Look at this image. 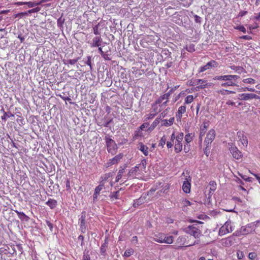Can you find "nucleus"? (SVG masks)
Masks as SVG:
<instances>
[{"label": "nucleus", "instance_id": "obj_40", "mask_svg": "<svg viewBox=\"0 0 260 260\" xmlns=\"http://www.w3.org/2000/svg\"><path fill=\"white\" fill-rule=\"evenodd\" d=\"M134 253V251L132 248H128L125 251L123 256L128 257L133 255Z\"/></svg>", "mask_w": 260, "mask_h": 260}, {"label": "nucleus", "instance_id": "obj_52", "mask_svg": "<svg viewBox=\"0 0 260 260\" xmlns=\"http://www.w3.org/2000/svg\"><path fill=\"white\" fill-rule=\"evenodd\" d=\"M258 25L257 23H255L253 25H249L248 28L250 30L255 29L258 27Z\"/></svg>", "mask_w": 260, "mask_h": 260}, {"label": "nucleus", "instance_id": "obj_34", "mask_svg": "<svg viewBox=\"0 0 260 260\" xmlns=\"http://www.w3.org/2000/svg\"><path fill=\"white\" fill-rule=\"evenodd\" d=\"M210 187V193H213L216 189L217 184L214 181H211L209 182Z\"/></svg>", "mask_w": 260, "mask_h": 260}, {"label": "nucleus", "instance_id": "obj_49", "mask_svg": "<svg viewBox=\"0 0 260 260\" xmlns=\"http://www.w3.org/2000/svg\"><path fill=\"white\" fill-rule=\"evenodd\" d=\"M237 256L239 259H242L244 256L243 252L240 250H238L237 252Z\"/></svg>", "mask_w": 260, "mask_h": 260}, {"label": "nucleus", "instance_id": "obj_5", "mask_svg": "<svg viewBox=\"0 0 260 260\" xmlns=\"http://www.w3.org/2000/svg\"><path fill=\"white\" fill-rule=\"evenodd\" d=\"M184 231L195 238H199L202 234L201 230L196 225L188 226L184 229Z\"/></svg>", "mask_w": 260, "mask_h": 260}, {"label": "nucleus", "instance_id": "obj_10", "mask_svg": "<svg viewBox=\"0 0 260 260\" xmlns=\"http://www.w3.org/2000/svg\"><path fill=\"white\" fill-rule=\"evenodd\" d=\"M218 63L215 60H211L208 62L206 65L201 67L199 70V73L203 72L207 70L211 69V68L217 67Z\"/></svg>", "mask_w": 260, "mask_h": 260}, {"label": "nucleus", "instance_id": "obj_38", "mask_svg": "<svg viewBox=\"0 0 260 260\" xmlns=\"http://www.w3.org/2000/svg\"><path fill=\"white\" fill-rule=\"evenodd\" d=\"M194 99V98L192 95H187L185 99L184 104H189L191 103L193 101Z\"/></svg>", "mask_w": 260, "mask_h": 260}, {"label": "nucleus", "instance_id": "obj_12", "mask_svg": "<svg viewBox=\"0 0 260 260\" xmlns=\"http://www.w3.org/2000/svg\"><path fill=\"white\" fill-rule=\"evenodd\" d=\"M123 157V153H119L112 158L110 159L109 160V161L107 162L108 166L109 167L113 165L117 164L120 161V160Z\"/></svg>", "mask_w": 260, "mask_h": 260}, {"label": "nucleus", "instance_id": "obj_24", "mask_svg": "<svg viewBox=\"0 0 260 260\" xmlns=\"http://www.w3.org/2000/svg\"><path fill=\"white\" fill-rule=\"evenodd\" d=\"M126 168V166L125 165L123 167H120V169L118 171V174L116 177L115 182H118L122 178L123 173L125 172V169Z\"/></svg>", "mask_w": 260, "mask_h": 260}, {"label": "nucleus", "instance_id": "obj_4", "mask_svg": "<svg viewBox=\"0 0 260 260\" xmlns=\"http://www.w3.org/2000/svg\"><path fill=\"white\" fill-rule=\"evenodd\" d=\"M183 138L184 134L182 132L179 133L177 135L176 140L174 142V150L176 153H178L182 150V141Z\"/></svg>", "mask_w": 260, "mask_h": 260}, {"label": "nucleus", "instance_id": "obj_3", "mask_svg": "<svg viewBox=\"0 0 260 260\" xmlns=\"http://www.w3.org/2000/svg\"><path fill=\"white\" fill-rule=\"evenodd\" d=\"M105 140L108 152L112 155L115 154L117 149H118L117 145L115 142L108 135H106L105 136Z\"/></svg>", "mask_w": 260, "mask_h": 260}, {"label": "nucleus", "instance_id": "obj_21", "mask_svg": "<svg viewBox=\"0 0 260 260\" xmlns=\"http://www.w3.org/2000/svg\"><path fill=\"white\" fill-rule=\"evenodd\" d=\"M102 39L101 36H97L92 39V43L91 45L92 47H99L101 46Z\"/></svg>", "mask_w": 260, "mask_h": 260}, {"label": "nucleus", "instance_id": "obj_14", "mask_svg": "<svg viewBox=\"0 0 260 260\" xmlns=\"http://www.w3.org/2000/svg\"><path fill=\"white\" fill-rule=\"evenodd\" d=\"M186 237L184 236H179L176 242V249H181L186 244Z\"/></svg>", "mask_w": 260, "mask_h": 260}, {"label": "nucleus", "instance_id": "obj_53", "mask_svg": "<svg viewBox=\"0 0 260 260\" xmlns=\"http://www.w3.org/2000/svg\"><path fill=\"white\" fill-rule=\"evenodd\" d=\"M66 188L67 190H70L71 189L70 181L69 179H68L66 181Z\"/></svg>", "mask_w": 260, "mask_h": 260}, {"label": "nucleus", "instance_id": "obj_6", "mask_svg": "<svg viewBox=\"0 0 260 260\" xmlns=\"http://www.w3.org/2000/svg\"><path fill=\"white\" fill-rule=\"evenodd\" d=\"M233 231L232 226L231 225V221H227L225 222L219 229V235L220 236L224 235L228 233H231Z\"/></svg>", "mask_w": 260, "mask_h": 260}, {"label": "nucleus", "instance_id": "obj_35", "mask_svg": "<svg viewBox=\"0 0 260 260\" xmlns=\"http://www.w3.org/2000/svg\"><path fill=\"white\" fill-rule=\"evenodd\" d=\"M184 49L186 50L188 52H192L195 51V46L193 44H190L189 45H186L184 47Z\"/></svg>", "mask_w": 260, "mask_h": 260}, {"label": "nucleus", "instance_id": "obj_43", "mask_svg": "<svg viewBox=\"0 0 260 260\" xmlns=\"http://www.w3.org/2000/svg\"><path fill=\"white\" fill-rule=\"evenodd\" d=\"M243 82L246 84H254L255 82V81L254 79L249 78L244 79L243 80Z\"/></svg>", "mask_w": 260, "mask_h": 260}, {"label": "nucleus", "instance_id": "obj_61", "mask_svg": "<svg viewBox=\"0 0 260 260\" xmlns=\"http://www.w3.org/2000/svg\"><path fill=\"white\" fill-rule=\"evenodd\" d=\"M179 85H177L174 86V87L172 88L168 92L171 95L175 90H176L178 88H179Z\"/></svg>", "mask_w": 260, "mask_h": 260}, {"label": "nucleus", "instance_id": "obj_64", "mask_svg": "<svg viewBox=\"0 0 260 260\" xmlns=\"http://www.w3.org/2000/svg\"><path fill=\"white\" fill-rule=\"evenodd\" d=\"M93 32L95 35H99L100 33L98 30V25L94 26L93 28Z\"/></svg>", "mask_w": 260, "mask_h": 260}, {"label": "nucleus", "instance_id": "obj_20", "mask_svg": "<svg viewBox=\"0 0 260 260\" xmlns=\"http://www.w3.org/2000/svg\"><path fill=\"white\" fill-rule=\"evenodd\" d=\"M186 107L185 105L181 106L178 108V111L176 113L177 120H181L182 114L186 112Z\"/></svg>", "mask_w": 260, "mask_h": 260}, {"label": "nucleus", "instance_id": "obj_28", "mask_svg": "<svg viewBox=\"0 0 260 260\" xmlns=\"http://www.w3.org/2000/svg\"><path fill=\"white\" fill-rule=\"evenodd\" d=\"M174 117H171L169 120L164 119L161 121L162 125L165 126H169L172 125L174 122Z\"/></svg>", "mask_w": 260, "mask_h": 260}, {"label": "nucleus", "instance_id": "obj_15", "mask_svg": "<svg viewBox=\"0 0 260 260\" xmlns=\"http://www.w3.org/2000/svg\"><path fill=\"white\" fill-rule=\"evenodd\" d=\"M197 87L199 89H204L212 86V83H208L207 80L204 79H198L197 81Z\"/></svg>", "mask_w": 260, "mask_h": 260}, {"label": "nucleus", "instance_id": "obj_16", "mask_svg": "<svg viewBox=\"0 0 260 260\" xmlns=\"http://www.w3.org/2000/svg\"><path fill=\"white\" fill-rule=\"evenodd\" d=\"M208 125L209 124L208 122H204L200 127L199 140L201 142H202L203 137L204 136L206 133Z\"/></svg>", "mask_w": 260, "mask_h": 260}, {"label": "nucleus", "instance_id": "obj_31", "mask_svg": "<svg viewBox=\"0 0 260 260\" xmlns=\"http://www.w3.org/2000/svg\"><path fill=\"white\" fill-rule=\"evenodd\" d=\"M171 95L168 92L167 93L161 95L157 100V103H161L162 101L165 100H168Z\"/></svg>", "mask_w": 260, "mask_h": 260}, {"label": "nucleus", "instance_id": "obj_54", "mask_svg": "<svg viewBox=\"0 0 260 260\" xmlns=\"http://www.w3.org/2000/svg\"><path fill=\"white\" fill-rule=\"evenodd\" d=\"M40 10H41L40 8L36 7L35 8H33L32 9H30V10H28V12L29 13H32L38 12L39 11H40Z\"/></svg>", "mask_w": 260, "mask_h": 260}, {"label": "nucleus", "instance_id": "obj_59", "mask_svg": "<svg viewBox=\"0 0 260 260\" xmlns=\"http://www.w3.org/2000/svg\"><path fill=\"white\" fill-rule=\"evenodd\" d=\"M156 115H154V113H153V112H152L151 111H150V112L149 114L147 115V117L146 118L147 119H152Z\"/></svg>", "mask_w": 260, "mask_h": 260}, {"label": "nucleus", "instance_id": "obj_27", "mask_svg": "<svg viewBox=\"0 0 260 260\" xmlns=\"http://www.w3.org/2000/svg\"><path fill=\"white\" fill-rule=\"evenodd\" d=\"M160 104V103H157L156 101L152 105V108L151 109V111L154 114V115H157L159 112H160V109L159 108V106L158 105Z\"/></svg>", "mask_w": 260, "mask_h": 260}, {"label": "nucleus", "instance_id": "obj_36", "mask_svg": "<svg viewBox=\"0 0 260 260\" xmlns=\"http://www.w3.org/2000/svg\"><path fill=\"white\" fill-rule=\"evenodd\" d=\"M108 247V242L106 241V240L105 241V243H103L101 248H100V251L102 254H104L105 253L106 251L107 248Z\"/></svg>", "mask_w": 260, "mask_h": 260}, {"label": "nucleus", "instance_id": "obj_57", "mask_svg": "<svg viewBox=\"0 0 260 260\" xmlns=\"http://www.w3.org/2000/svg\"><path fill=\"white\" fill-rule=\"evenodd\" d=\"M239 78H240V77L238 75H230V80H231L232 81L233 80H236Z\"/></svg>", "mask_w": 260, "mask_h": 260}, {"label": "nucleus", "instance_id": "obj_22", "mask_svg": "<svg viewBox=\"0 0 260 260\" xmlns=\"http://www.w3.org/2000/svg\"><path fill=\"white\" fill-rule=\"evenodd\" d=\"M177 135H175V132H173L171 135V141L167 142V147L168 149L172 148L173 146L174 142L176 140Z\"/></svg>", "mask_w": 260, "mask_h": 260}, {"label": "nucleus", "instance_id": "obj_60", "mask_svg": "<svg viewBox=\"0 0 260 260\" xmlns=\"http://www.w3.org/2000/svg\"><path fill=\"white\" fill-rule=\"evenodd\" d=\"M240 38L246 40H250L252 39V37L248 35L242 36L240 37Z\"/></svg>", "mask_w": 260, "mask_h": 260}, {"label": "nucleus", "instance_id": "obj_58", "mask_svg": "<svg viewBox=\"0 0 260 260\" xmlns=\"http://www.w3.org/2000/svg\"><path fill=\"white\" fill-rule=\"evenodd\" d=\"M59 96L64 101H68L70 102V104H73V103L71 102V99L69 96H63L61 95H60Z\"/></svg>", "mask_w": 260, "mask_h": 260}, {"label": "nucleus", "instance_id": "obj_37", "mask_svg": "<svg viewBox=\"0 0 260 260\" xmlns=\"http://www.w3.org/2000/svg\"><path fill=\"white\" fill-rule=\"evenodd\" d=\"M3 113H4V115H3V116H2L1 119L5 121H6L7 119V118H8L10 117L14 116V115L13 114H12L11 112L7 113V112H5V111L4 110H3Z\"/></svg>", "mask_w": 260, "mask_h": 260}, {"label": "nucleus", "instance_id": "obj_62", "mask_svg": "<svg viewBox=\"0 0 260 260\" xmlns=\"http://www.w3.org/2000/svg\"><path fill=\"white\" fill-rule=\"evenodd\" d=\"M194 21H196V22H197V23L201 22V18L200 16H199L197 15H195L194 16Z\"/></svg>", "mask_w": 260, "mask_h": 260}, {"label": "nucleus", "instance_id": "obj_30", "mask_svg": "<svg viewBox=\"0 0 260 260\" xmlns=\"http://www.w3.org/2000/svg\"><path fill=\"white\" fill-rule=\"evenodd\" d=\"M164 236V234L162 233H159L154 235L153 240L158 243H162V241H163V237Z\"/></svg>", "mask_w": 260, "mask_h": 260}, {"label": "nucleus", "instance_id": "obj_63", "mask_svg": "<svg viewBox=\"0 0 260 260\" xmlns=\"http://www.w3.org/2000/svg\"><path fill=\"white\" fill-rule=\"evenodd\" d=\"M242 90L244 91H255V89L254 88H249V87L242 88Z\"/></svg>", "mask_w": 260, "mask_h": 260}, {"label": "nucleus", "instance_id": "obj_17", "mask_svg": "<svg viewBox=\"0 0 260 260\" xmlns=\"http://www.w3.org/2000/svg\"><path fill=\"white\" fill-rule=\"evenodd\" d=\"M80 230L82 233H85L86 231L85 226V215L82 213L80 218L79 219Z\"/></svg>", "mask_w": 260, "mask_h": 260}, {"label": "nucleus", "instance_id": "obj_33", "mask_svg": "<svg viewBox=\"0 0 260 260\" xmlns=\"http://www.w3.org/2000/svg\"><path fill=\"white\" fill-rule=\"evenodd\" d=\"M46 204L50 207L51 209H54L57 205V201L55 200L50 199Z\"/></svg>", "mask_w": 260, "mask_h": 260}, {"label": "nucleus", "instance_id": "obj_13", "mask_svg": "<svg viewBox=\"0 0 260 260\" xmlns=\"http://www.w3.org/2000/svg\"><path fill=\"white\" fill-rule=\"evenodd\" d=\"M258 96L253 93H241L239 94L238 99L240 100L247 101L253 99H258Z\"/></svg>", "mask_w": 260, "mask_h": 260}, {"label": "nucleus", "instance_id": "obj_56", "mask_svg": "<svg viewBox=\"0 0 260 260\" xmlns=\"http://www.w3.org/2000/svg\"><path fill=\"white\" fill-rule=\"evenodd\" d=\"M16 212L17 213V215H18L20 219L22 218V217H27V216L23 212H19L18 211H16Z\"/></svg>", "mask_w": 260, "mask_h": 260}, {"label": "nucleus", "instance_id": "obj_11", "mask_svg": "<svg viewBox=\"0 0 260 260\" xmlns=\"http://www.w3.org/2000/svg\"><path fill=\"white\" fill-rule=\"evenodd\" d=\"M230 151L233 157L237 159L241 158L243 156L242 152L235 146H232L230 148Z\"/></svg>", "mask_w": 260, "mask_h": 260}, {"label": "nucleus", "instance_id": "obj_39", "mask_svg": "<svg viewBox=\"0 0 260 260\" xmlns=\"http://www.w3.org/2000/svg\"><path fill=\"white\" fill-rule=\"evenodd\" d=\"M144 199H143L142 197L140 198L139 199L134 201L133 204V206L134 207H137V206L142 204L144 203Z\"/></svg>", "mask_w": 260, "mask_h": 260}, {"label": "nucleus", "instance_id": "obj_23", "mask_svg": "<svg viewBox=\"0 0 260 260\" xmlns=\"http://www.w3.org/2000/svg\"><path fill=\"white\" fill-rule=\"evenodd\" d=\"M104 182L102 183H100V184L96 187L94 190V193L93 194V199H96L100 193L101 191L103 189L104 187Z\"/></svg>", "mask_w": 260, "mask_h": 260}, {"label": "nucleus", "instance_id": "obj_19", "mask_svg": "<svg viewBox=\"0 0 260 260\" xmlns=\"http://www.w3.org/2000/svg\"><path fill=\"white\" fill-rule=\"evenodd\" d=\"M234 239L231 237H229L224 239H222L221 241V245L225 247L231 246L234 243Z\"/></svg>", "mask_w": 260, "mask_h": 260}, {"label": "nucleus", "instance_id": "obj_51", "mask_svg": "<svg viewBox=\"0 0 260 260\" xmlns=\"http://www.w3.org/2000/svg\"><path fill=\"white\" fill-rule=\"evenodd\" d=\"M182 204H183V205L184 206H185V207L190 206L191 205V202L186 199H183L182 201Z\"/></svg>", "mask_w": 260, "mask_h": 260}, {"label": "nucleus", "instance_id": "obj_26", "mask_svg": "<svg viewBox=\"0 0 260 260\" xmlns=\"http://www.w3.org/2000/svg\"><path fill=\"white\" fill-rule=\"evenodd\" d=\"M230 68L234 71H235L236 72L238 73V74H242V73H245L246 71L242 67L240 66H231L230 67Z\"/></svg>", "mask_w": 260, "mask_h": 260}, {"label": "nucleus", "instance_id": "obj_25", "mask_svg": "<svg viewBox=\"0 0 260 260\" xmlns=\"http://www.w3.org/2000/svg\"><path fill=\"white\" fill-rule=\"evenodd\" d=\"M160 122V118H156L151 125L146 130L147 132H152L154 129V128L157 126V125L159 124Z\"/></svg>", "mask_w": 260, "mask_h": 260}, {"label": "nucleus", "instance_id": "obj_8", "mask_svg": "<svg viewBox=\"0 0 260 260\" xmlns=\"http://www.w3.org/2000/svg\"><path fill=\"white\" fill-rule=\"evenodd\" d=\"M215 137V131L213 129L209 131L205 139L204 143L206 146H211V144Z\"/></svg>", "mask_w": 260, "mask_h": 260}, {"label": "nucleus", "instance_id": "obj_29", "mask_svg": "<svg viewBox=\"0 0 260 260\" xmlns=\"http://www.w3.org/2000/svg\"><path fill=\"white\" fill-rule=\"evenodd\" d=\"M163 241H162V243H167L168 244H171L173 243L174 238L172 236H166V235L164 234V236L163 237Z\"/></svg>", "mask_w": 260, "mask_h": 260}, {"label": "nucleus", "instance_id": "obj_45", "mask_svg": "<svg viewBox=\"0 0 260 260\" xmlns=\"http://www.w3.org/2000/svg\"><path fill=\"white\" fill-rule=\"evenodd\" d=\"M257 257V254L254 252H250L248 254V258L251 260H254Z\"/></svg>", "mask_w": 260, "mask_h": 260}, {"label": "nucleus", "instance_id": "obj_32", "mask_svg": "<svg viewBox=\"0 0 260 260\" xmlns=\"http://www.w3.org/2000/svg\"><path fill=\"white\" fill-rule=\"evenodd\" d=\"M213 79L214 80H223L230 81V75H223V76H216L214 77Z\"/></svg>", "mask_w": 260, "mask_h": 260}, {"label": "nucleus", "instance_id": "obj_18", "mask_svg": "<svg viewBox=\"0 0 260 260\" xmlns=\"http://www.w3.org/2000/svg\"><path fill=\"white\" fill-rule=\"evenodd\" d=\"M137 148L141 151L145 156H147L149 154L148 147L144 145L142 142H139L137 144Z\"/></svg>", "mask_w": 260, "mask_h": 260}, {"label": "nucleus", "instance_id": "obj_9", "mask_svg": "<svg viewBox=\"0 0 260 260\" xmlns=\"http://www.w3.org/2000/svg\"><path fill=\"white\" fill-rule=\"evenodd\" d=\"M191 178L190 176H186L182 185V190L186 193H189L191 188Z\"/></svg>", "mask_w": 260, "mask_h": 260}, {"label": "nucleus", "instance_id": "obj_48", "mask_svg": "<svg viewBox=\"0 0 260 260\" xmlns=\"http://www.w3.org/2000/svg\"><path fill=\"white\" fill-rule=\"evenodd\" d=\"M111 177V174L108 173L104 175V176L102 177L103 179L101 183H102L103 181L104 182V185L106 183V181L107 180L108 178H109Z\"/></svg>", "mask_w": 260, "mask_h": 260}, {"label": "nucleus", "instance_id": "obj_2", "mask_svg": "<svg viewBox=\"0 0 260 260\" xmlns=\"http://www.w3.org/2000/svg\"><path fill=\"white\" fill-rule=\"evenodd\" d=\"M255 230V225L253 223H250L246 225L241 226L237 230L234 234L236 236H245L251 234Z\"/></svg>", "mask_w": 260, "mask_h": 260}, {"label": "nucleus", "instance_id": "obj_50", "mask_svg": "<svg viewBox=\"0 0 260 260\" xmlns=\"http://www.w3.org/2000/svg\"><path fill=\"white\" fill-rule=\"evenodd\" d=\"M149 127V122H144L143 123L140 127V130L143 131L145 128H148Z\"/></svg>", "mask_w": 260, "mask_h": 260}, {"label": "nucleus", "instance_id": "obj_1", "mask_svg": "<svg viewBox=\"0 0 260 260\" xmlns=\"http://www.w3.org/2000/svg\"><path fill=\"white\" fill-rule=\"evenodd\" d=\"M146 159H143L140 164H138L129 171L127 174V178L129 179L141 178L144 173L146 172Z\"/></svg>", "mask_w": 260, "mask_h": 260}, {"label": "nucleus", "instance_id": "obj_44", "mask_svg": "<svg viewBox=\"0 0 260 260\" xmlns=\"http://www.w3.org/2000/svg\"><path fill=\"white\" fill-rule=\"evenodd\" d=\"M236 84L234 82L232 81L231 80L228 81L227 82H225L221 84V86L223 87L225 86H235Z\"/></svg>", "mask_w": 260, "mask_h": 260}, {"label": "nucleus", "instance_id": "obj_55", "mask_svg": "<svg viewBox=\"0 0 260 260\" xmlns=\"http://www.w3.org/2000/svg\"><path fill=\"white\" fill-rule=\"evenodd\" d=\"M210 146H206V147L204 149V153L206 154L207 156H209V150H210Z\"/></svg>", "mask_w": 260, "mask_h": 260}, {"label": "nucleus", "instance_id": "obj_41", "mask_svg": "<svg viewBox=\"0 0 260 260\" xmlns=\"http://www.w3.org/2000/svg\"><path fill=\"white\" fill-rule=\"evenodd\" d=\"M191 134L188 133L185 136V141L186 144H188L192 141L193 136Z\"/></svg>", "mask_w": 260, "mask_h": 260}, {"label": "nucleus", "instance_id": "obj_46", "mask_svg": "<svg viewBox=\"0 0 260 260\" xmlns=\"http://www.w3.org/2000/svg\"><path fill=\"white\" fill-rule=\"evenodd\" d=\"M119 191L113 192L110 196V199L112 200L118 199Z\"/></svg>", "mask_w": 260, "mask_h": 260}, {"label": "nucleus", "instance_id": "obj_42", "mask_svg": "<svg viewBox=\"0 0 260 260\" xmlns=\"http://www.w3.org/2000/svg\"><path fill=\"white\" fill-rule=\"evenodd\" d=\"M167 138L165 136H162L159 142V146L164 147L166 143Z\"/></svg>", "mask_w": 260, "mask_h": 260}, {"label": "nucleus", "instance_id": "obj_7", "mask_svg": "<svg viewBox=\"0 0 260 260\" xmlns=\"http://www.w3.org/2000/svg\"><path fill=\"white\" fill-rule=\"evenodd\" d=\"M238 141L241 142L243 147L246 148L248 146V139L243 131H239L237 133Z\"/></svg>", "mask_w": 260, "mask_h": 260}, {"label": "nucleus", "instance_id": "obj_47", "mask_svg": "<svg viewBox=\"0 0 260 260\" xmlns=\"http://www.w3.org/2000/svg\"><path fill=\"white\" fill-rule=\"evenodd\" d=\"M234 28L236 29L239 30L243 32V33H245L246 32V29L243 25L237 26L235 27Z\"/></svg>", "mask_w": 260, "mask_h": 260}]
</instances>
